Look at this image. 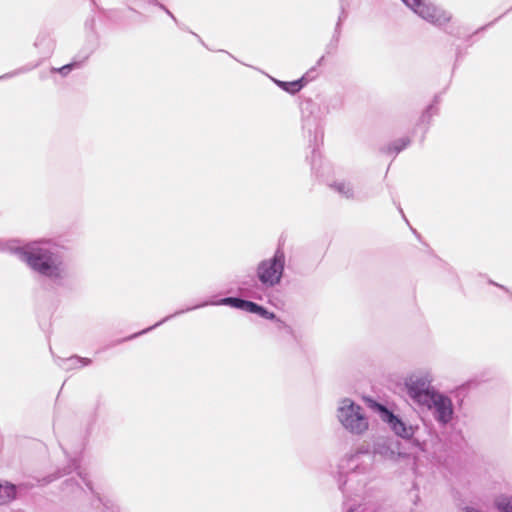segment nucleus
Segmentation results:
<instances>
[{
    "label": "nucleus",
    "mask_w": 512,
    "mask_h": 512,
    "mask_svg": "<svg viewBox=\"0 0 512 512\" xmlns=\"http://www.w3.org/2000/svg\"><path fill=\"white\" fill-rule=\"evenodd\" d=\"M8 250L54 286L63 287L72 277L71 263L64 247L51 239L32 241L21 247L10 245Z\"/></svg>",
    "instance_id": "1"
},
{
    "label": "nucleus",
    "mask_w": 512,
    "mask_h": 512,
    "mask_svg": "<svg viewBox=\"0 0 512 512\" xmlns=\"http://www.w3.org/2000/svg\"><path fill=\"white\" fill-rule=\"evenodd\" d=\"M336 417L341 426L352 435H363L369 429L365 409L350 398L338 402Z\"/></svg>",
    "instance_id": "2"
},
{
    "label": "nucleus",
    "mask_w": 512,
    "mask_h": 512,
    "mask_svg": "<svg viewBox=\"0 0 512 512\" xmlns=\"http://www.w3.org/2000/svg\"><path fill=\"white\" fill-rule=\"evenodd\" d=\"M285 265V252L282 248H277L271 257L265 258L257 264L256 278L264 288H274L283 279Z\"/></svg>",
    "instance_id": "3"
},
{
    "label": "nucleus",
    "mask_w": 512,
    "mask_h": 512,
    "mask_svg": "<svg viewBox=\"0 0 512 512\" xmlns=\"http://www.w3.org/2000/svg\"><path fill=\"white\" fill-rule=\"evenodd\" d=\"M434 381L430 370H417L407 375L404 379V387L408 397L419 407L436 389L431 386Z\"/></svg>",
    "instance_id": "4"
},
{
    "label": "nucleus",
    "mask_w": 512,
    "mask_h": 512,
    "mask_svg": "<svg viewBox=\"0 0 512 512\" xmlns=\"http://www.w3.org/2000/svg\"><path fill=\"white\" fill-rule=\"evenodd\" d=\"M417 16L428 23L444 27L452 20V14L430 0H401Z\"/></svg>",
    "instance_id": "5"
},
{
    "label": "nucleus",
    "mask_w": 512,
    "mask_h": 512,
    "mask_svg": "<svg viewBox=\"0 0 512 512\" xmlns=\"http://www.w3.org/2000/svg\"><path fill=\"white\" fill-rule=\"evenodd\" d=\"M421 408L427 409L433 419L441 427H445L452 423L455 416L454 404L451 397L439 390H435L425 400Z\"/></svg>",
    "instance_id": "6"
},
{
    "label": "nucleus",
    "mask_w": 512,
    "mask_h": 512,
    "mask_svg": "<svg viewBox=\"0 0 512 512\" xmlns=\"http://www.w3.org/2000/svg\"><path fill=\"white\" fill-rule=\"evenodd\" d=\"M372 407L378 413L380 419L388 425L390 430L402 439H411L419 428L418 425H413L395 415L382 404L374 403Z\"/></svg>",
    "instance_id": "7"
},
{
    "label": "nucleus",
    "mask_w": 512,
    "mask_h": 512,
    "mask_svg": "<svg viewBox=\"0 0 512 512\" xmlns=\"http://www.w3.org/2000/svg\"><path fill=\"white\" fill-rule=\"evenodd\" d=\"M379 457L380 459L392 463H397L402 458H406L407 454L399 451L398 444H378L374 449V458Z\"/></svg>",
    "instance_id": "8"
},
{
    "label": "nucleus",
    "mask_w": 512,
    "mask_h": 512,
    "mask_svg": "<svg viewBox=\"0 0 512 512\" xmlns=\"http://www.w3.org/2000/svg\"><path fill=\"white\" fill-rule=\"evenodd\" d=\"M330 187L338 193L340 196L345 197L347 199H355L357 198V191L353 183L346 180H336Z\"/></svg>",
    "instance_id": "9"
},
{
    "label": "nucleus",
    "mask_w": 512,
    "mask_h": 512,
    "mask_svg": "<svg viewBox=\"0 0 512 512\" xmlns=\"http://www.w3.org/2000/svg\"><path fill=\"white\" fill-rule=\"evenodd\" d=\"M249 313L258 314L265 319L276 320L277 323L279 324L280 329H284L287 333H292V328L289 325H287L280 319H277L276 315L273 312L268 311L263 306H260L252 302Z\"/></svg>",
    "instance_id": "10"
},
{
    "label": "nucleus",
    "mask_w": 512,
    "mask_h": 512,
    "mask_svg": "<svg viewBox=\"0 0 512 512\" xmlns=\"http://www.w3.org/2000/svg\"><path fill=\"white\" fill-rule=\"evenodd\" d=\"M214 305H229L231 307L249 312L250 306L252 304L251 301L243 300L240 298L227 297L219 300L218 302H214Z\"/></svg>",
    "instance_id": "11"
},
{
    "label": "nucleus",
    "mask_w": 512,
    "mask_h": 512,
    "mask_svg": "<svg viewBox=\"0 0 512 512\" xmlns=\"http://www.w3.org/2000/svg\"><path fill=\"white\" fill-rule=\"evenodd\" d=\"M493 503L498 512H512V495L498 494L495 496Z\"/></svg>",
    "instance_id": "12"
},
{
    "label": "nucleus",
    "mask_w": 512,
    "mask_h": 512,
    "mask_svg": "<svg viewBox=\"0 0 512 512\" xmlns=\"http://www.w3.org/2000/svg\"><path fill=\"white\" fill-rule=\"evenodd\" d=\"M351 461L356 463V468L362 473L370 470L373 459L370 454L357 453L352 457Z\"/></svg>",
    "instance_id": "13"
},
{
    "label": "nucleus",
    "mask_w": 512,
    "mask_h": 512,
    "mask_svg": "<svg viewBox=\"0 0 512 512\" xmlns=\"http://www.w3.org/2000/svg\"><path fill=\"white\" fill-rule=\"evenodd\" d=\"M91 363V360L88 358H80L77 356H72L67 359L62 360L60 366L66 370L76 369L79 367L87 366Z\"/></svg>",
    "instance_id": "14"
},
{
    "label": "nucleus",
    "mask_w": 512,
    "mask_h": 512,
    "mask_svg": "<svg viewBox=\"0 0 512 512\" xmlns=\"http://www.w3.org/2000/svg\"><path fill=\"white\" fill-rule=\"evenodd\" d=\"M16 497V487L12 484H0V505L11 502Z\"/></svg>",
    "instance_id": "15"
},
{
    "label": "nucleus",
    "mask_w": 512,
    "mask_h": 512,
    "mask_svg": "<svg viewBox=\"0 0 512 512\" xmlns=\"http://www.w3.org/2000/svg\"><path fill=\"white\" fill-rule=\"evenodd\" d=\"M273 81L281 87L286 92H289L291 94H294L298 92L302 88V82L301 80L292 81V82H284L280 80L273 79Z\"/></svg>",
    "instance_id": "16"
},
{
    "label": "nucleus",
    "mask_w": 512,
    "mask_h": 512,
    "mask_svg": "<svg viewBox=\"0 0 512 512\" xmlns=\"http://www.w3.org/2000/svg\"><path fill=\"white\" fill-rule=\"evenodd\" d=\"M409 142L410 141L408 138L398 139L389 147V150L395 153H399L409 145Z\"/></svg>",
    "instance_id": "17"
},
{
    "label": "nucleus",
    "mask_w": 512,
    "mask_h": 512,
    "mask_svg": "<svg viewBox=\"0 0 512 512\" xmlns=\"http://www.w3.org/2000/svg\"><path fill=\"white\" fill-rule=\"evenodd\" d=\"M79 64L76 63V62H73V63H70V64H67V65H64L60 68H52V72H58L60 73L62 76H66L68 75L75 67H78Z\"/></svg>",
    "instance_id": "18"
},
{
    "label": "nucleus",
    "mask_w": 512,
    "mask_h": 512,
    "mask_svg": "<svg viewBox=\"0 0 512 512\" xmlns=\"http://www.w3.org/2000/svg\"><path fill=\"white\" fill-rule=\"evenodd\" d=\"M435 113H436V109H435V107H434V106H432V105H431V106H429V107H428V108L423 112V114H422V117H421V118H422V120H423V121H426V120H427V121H429Z\"/></svg>",
    "instance_id": "19"
},
{
    "label": "nucleus",
    "mask_w": 512,
    "mask_h": 512,
    "mask_svg": "<svg viewBox=\"0 0 512 512\" xmlns=\"http://www.w3.org/2000/svg\"><path fill=\"white\" fill-rule=\"evenodd\" d=\"M78 477L82 480V482L86 485V487L89 489V490H92V484H91V481L89 480L88 478V475L87 473H83L81 471H79L77 473Z\"/></svg>",
    "instance_id": "20"
},
{
    "label": "nucleus",
    "mask_w": 512,
    "mask_h": 512,
    "mask_svg": "<svg viewBox=\"0 0 512 512\" xmlns=\"http://www.w3.org/2000/svg\"><path fill=\"white\" fill-rule=\"evenodd\" d=\"M168 319H169V317L164 318L162 321H160V322L156 323L154 326H151V327H149V328H147V329H145V330H143V331H141V332H139V333H137V334H134L131 338H134V337H136L137 335H141V334H144V333H146V332H148V331L152 330L153 328H155V327L159 326L160 324H162L163 322H165V321H166V320H168Z\"/></svg>",
    "instance_id": "21"
},
{
    "label": "nucleus",
    "mask_w": 512,
    "mask_h": 512,
    "mask_svg": "<svg viewBox=\"0 0 512 512\" xmlns=\"http://www.w3.org/2000/svg\"><path fill=\"white\" fill-rule=\"evenodd\" d=\"M462 512H483V511L474 506H466L462 509Z\"/></svg>",
    "instance_id": "22"
},
{
    "label": "nucleus",
    "mask_w": 512,
    "mask_h": 512,
    "mask_svg": "<svg viewBox=\"0 0 512 512\" xmlns=\"http://www.w3.org/2000/svg\"><path fill=\"white\" fill-rule=\"evenodd\" d=\"M415 445L418 446L421 450H424L422 444L419 441H416Z\"/></svg>",
    "instance_id": "23"
},
{
    "label": "nucleus",
    "mask_w": 512,
    "mask_h": 512,
    "mask_svg": "<svg viewBox=\"0 0 512 512\" xmlns=\"http://www.w3.org/2000/svg\"><path fill=\"white\" fill-rule=\"evenodd\" d=\"M204 305H205V304H203V306H204ZM198 307H202V305L195 306V307H193V309L198 308ZM190 310H192V308H187V310H186V311H190Z\"/></svg>",
    "instance_id": "24"
},
{
    "label": "nucleus",
    "mask_w": 512,
    "mask_h": 512,
    "mask_svg": "<svg viewBox=\"0 0 512 512\" xmlns=\"http://www.w3.org/2000/svg\"><path fill=\"white\" fill-rule=\"evenodd\" d=\"M183 312H184V311H178V312H176L174 315H178V314H181V313H183Z\"/></svg>",
    "instance_id": "25"
},
{
    "label": "nucleus",
    "mask_w": 512,
    "mask_h": 512,
    "mask_svg": "<svg viewBox=\"0 0 512 512\" xmlns=\"http://www.w3.org/2000/svg\"><path fill=\"white\" fill-rule=\"evenodd\" d=\"M500 287H501V289H504L505 291L508 292V290L506 288H504V286H500Z\"/></svg>",
    "instance_id": "26"
},
{
    "label": "nucleus",
    "mask_w": 512,
    "mask_h": 512,
    "mask_svg": "<svg viewBox=\"0 0 512 512\" xmlns=\"http://www.w3.org/2000/svg\"><path fill=\"white\" fill-rule=\"evenodd\" d=\"M349 512H355V511H353V510H350Z\"/></svg>",
    "instance_id": "27"
},
{
    "label": "nucleus",
    "mask_w": 512,
    "mask_h": 512,
    "mask_svg": "<svg viewBox=\"0 0 512 512\" xmlns=\"http://www.w3.org/2000/svg\"><path fill=\"white\" fill-rule=\"evenodd\" d=\"M511 297H512V293H511Z\"/></svg>",
    "instance_id": "28"
}]
</instances>
